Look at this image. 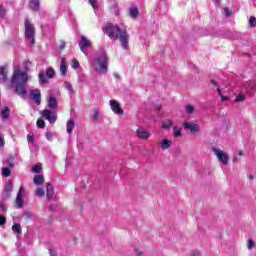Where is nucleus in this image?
Here are the masks:
<instances>
[{
    "label": "nucleus",
    "mask_w": 256,
    "mask_h": 256,
    "mask_svg": "<svg viewBox=\"0 0 256 256\" xmlns=\"http://www.w3.org/2000/svg\"><path fill=\"white\" fill-rule=\"evenodd\" d=\"M171 143V140L164 139L162 142H159L158 145H160L161 149H169Z\"/></svg>",
    "instance_id": "obj_22"
},
{
    "label": "nucleus",
    "mask_w": 256,
    "mask_h": 256,
    "mask_svg": "<svg viewBox=\"0 0 256 256\" xmlns=\"http://www.w3.org/2000/svg\"><path fill=\"white\" fill-rule=\"evenodd\" d=\"M210 83H212L214 87H219V85H217V82L214 79L210 80Z\"/></svg>",
    "instance_id": "obj_49"
},
{
    "label": "nucleus",
    "mask_w": 256,
    "mask_h": 256,
    "mask_svg": "<svg viewBox=\"0 0 256 256\" xmlns=\"http://www.w3.org/2000/svg\"><path fill=\"white\" fill-rule=\"evenodd\" d=\"M129 15L132 19H137L139 17V9L137 7H131L129 9Z\"/></svg>",
    "instance_id": "obj_19"
},
{
    "label": "nucleus",
    "mask_w": 256,
    "mask_h": 256,
    "mask_svg": "<svg viewBox=\"0 0 256 256\" xmlns=\"http://www.w3.org/2000/svg\"><path fill=\"white\" fill-rule=\"evenodd\" d=\"M24 25H25V37L26 39H30V45L33 47L35 45V26L29 22V18H26L24 20Z\"/></svg>",
    "instance_id": "obj_3"
},
{
    "label": "nucleus",
    "mask_w": 256,
    "mask_h": 256,
    "mask_svg": "<svg viewBox=\"0 0 256 256\" xmlns=\"http://www.w3.org/2000/svg\"><path fill=\"white\" fill-rule=\"evenodd\" d=\"M30 99L35 101L36 105H41V90L35 89L30 92Z\"/></svg>",
    "instance_id": "obj_11"
},
{
    "label": "nucleus",
    "mask_w": 256,
    "mask_h": 256,
    "mask_svg": "<svg viewBox=\"0 0 256 256\" xmlns=\"http://www.w3.org/2000/svg\"><path fill=\"white\" fill-rule=\"evenodd\" d=\"M173 131H174V137H182V133H181V128L177 129V127H173Z\"/></svg>",
    "instance_id": "obj_32"
},
{
    "label": "nucleus",
    "mask_w": 256,
    "mask_h": 256,
    "mask_svg": "<svg viewBox=\"0 0 256 256\" xmlns=\"http://www.w3.org/2000/svg\"><path fill=\"white\" fill-rule=\"evenodd\" d=\"M54 195H55V190H53V186L51 185V182L46 183V197L48 201H51Z\"/></svg>",
    "instance_id": "obj_13"
},
{
    "label": "nucleus",
    "mask_w": 256,
    "mask_h": 256,
    "mask_svg": "<svg viewBox=\"0 0 256 256\" xmlns=\"http://www.w3.org/2000/svg\"><path fill=\"white\" fill-rule=\"evenodd\" d=\"M41 7V4H40V1L39 0H30L29 2V8L32 10V11H39Z\"/></svg>",
    "instance_id": "obj_15"
},
{
    "label": "nucleus",
    "mask_w": 256,
    "mask_h": 256,
    "mask_svg": "<svg viewBox=\"0 0 256 256\" xmlns=\"http://www.w3.org/2000/svg\"><path fill=\"white\" fill-rule=\"evenodd\" d=\"M184 129H189L190 133H197L199 131V124L184 122Z\"/></svg>",
    "instance_id": "obj_12"
},
{
    "label": "nucleus",
    "mask_w": 256,
    "mask_h": 256,
    "mask_svg": "<svg viewBox=\"0 0 256 256\" xmlns=\"http://www.w3.org/2000/svg\"><path fill=\"white\" fill-rule=\"evenodd\" d=\"M45 136L48 141H51V139H53V134H51V132H46Z\"/></svg>",
    "instance_id": "obj_44"
},
{
    "label": "nucleus",
    "mask_w": 256,
    "mask_h": 256,
    "mask_svg": "<svg viewBox=\"0 0 256 256\" xmlns=\"http://www.w3.org/2000/svg\"><path fill=\"white\" fill-rule=\"evenodd\" d=\"M0 80L2 83H7V67H0Z\"/></svg>",
    "instance_id": "obj_16"
},
{
    "label": "nucleus",
    "mask_w": 256,
    "mask_h": 256,
    "mask_svg": "<svg viewBox=\"0 0 256 256\" xmlns=\"http://www.w3.org/2000/svg\"><path fill=\"white\" fill-rule=\"evenodd\" d=\"M60 73L61 75H67V60L65 58L61 59Z\"/></svg>",
    "instance_id": "obj_17"
},
{
    "label": "nucleus",
    "mask_w": 256,
    "mask_h": 256,
    "mask_svg": "<svg viewBox=\"0 0 256 256\" xmlns=\"http://www.w3.org/2000/svg\"><path fill=\"white\" fill-rule=\"evenodd\" d=\"M216 89H217L218 94H219V95H222V94H221V88H220L219 86H217Z\"/></svg>",
    "instance_id": "obj_54"
},
{
    "label": "nucleus",
    "mask_w": 256,
    "mask_h": 256,
    "mask_svg": "<svg viewBox=\"0 0 256 256\" xmlns=\"http://www.w3.org/2000/svg\"><path fill=\"white\" fill-rule=\"evenodd\" d=\"M97 61H98L99 69H96V71H98V73H106L107 63H109V58L107 57V55L100 56L97 59Z\"/></svg>",
    "instance_id": "obj_5"
},
{
    "label": "nucleus",
    "mask_w": 256,
    "mask_h": 256,
    "mask_svg": "<svg viewBox=\"0 0 256 256\" xmlns=\"http://www.w3.org/2000/svg\"><path fill=\"white\" fill-rule=\"evenodd\" d=\"M136 135L138 139H141L142 141H147V139H149V137H151V132L143 129V128H139L136 130Z\"/></svg>",
    "instance_id": "obj_9"
},
{
    "label": "nucleus",
    "mask_w": 256,
    "mask_h": 256,
    "mask_svg": "<svg viewBox=\"0 0 256 256\" xmlns=\"http://www.w3.org/2000/svg\"><path fill=\"white\" fill-rule=\"evenodd\" d=\"M48 107L50 109H57V99L55 96H51L48 100Z\"/></svg>",
    "instance_id": "obj_20"
},
{
    "label": "nucleus",
    "mask_w": 256,
    "mask_h": 256,
    "mask_svg": "<svg viewBox=\"0 0 256 256\" xmlns=\"http://www.w3.org/2000/svg\"><path fill=\"white\" fill-rule=\"evenodd\" d=\"M7 223V218L5 216L0 215V226H3Z\"/></svg>",
    "instance_id": "obj_42"
},
{
    "label": "nucleus",
    "mask_w": 256,
    "mask_h": 256,
    "mask_svg": "<svg viewBox=\"0 0 256 256\" xmlns=\"http://www.w3.org/2000/svg\"><path fill=\"white\" fill-rule=\"evenodd\" d=\"M224 12L227 15V17H231V10L229 9V7H225Z\"/></svg>",
    "instance_id": "obj_45"
},
{
    "label": "nucleus",
    "mask_w": 256,
    "mask_h": 256,
    "mask_svg": "<svg viewBox=\"0 0 256 256\" xmlns=\"http://www.w3.org/2000/svg\"><path fill=\"white\" fill-rule=\"evenodd\" d=\"M25 217H26V219H31V213L26 212V213H25Z\"/></svg>",
    "instance_id": "obj_52"
},
{
    "label": "nucleus",
    "mask_w": 256,
    "mask_h": 256,
    "mask_svg": "<svg viewBox=\"0 0 256 256\" xmlns=\"http://www.w3.org/2000/svg\"><path fill=\"white\" fill-rule=\"evenodd\" d=\"M192 256H201V254L199 253V251H193Z\"/></svg>",
    "instance_id": "obj_50"
},
{
    "label": "nucleus",
    "mask_w": 256,
    "mask_h": 256,
    "mask_svg": "<svg viewBox=\"0 0 256 256\" xmlns=\"http://www.w3.org/2000/svg\"><path fill=\"white\" fill-rule=\"evenodd\" d=\"M93 121H99V111L94 109Z\"/></svg>",
    "instance_id": "obj_41"
},
{
    "label": "nucleus",
    "mask_w": 256,
    "mask_h": 256,
    "mask_svg": "<svg viewBox=\"0 0 256 256\" xmlns=\"http://www.w3.org/2000/svg\"><path fill=\"white\" fill-rule=\"evenodd\" d=\"M75 128V120L73 118L69 119L67 122V133H73V129Z\"/></svg>",
    "instance_id": "obj_21"
},
{
    "label": "nucleus",
    "mask_w": 256,
    "mask_h": 256,
    "mask_svg": "<svg viewBox=\"0 0 256 256\" xmlns=\"http://www.w3.org/2000/svg\"><path fill=\"white\" fill-rule=\"evenodd\" d=\"M36 125H37L38 129H45V120L38 119L36 122Z\"/></svg>",
    "instance_id": "obj_29"
},
{
    "label": "nucleus",
    "mask_w": 256,
    "mask_h": 256,
    "mask_svg": "<svg viewBox=\"0 0 256 256\" xmlns=\"http://www.w3.org/2000/svg\"><path fill=\"white\" fill-rule=\"evenodd\" d=\"M38 79L40 83H47V74L44 71L39 72Z\"/></svg>",
    "instance_id": "obj_25"
},
{
    "label": "nucleus",
    "mask_w": 256,
    "mask_h": 256,
    "mask_svg": "<svg viewBox=\"0 0 256 256\" xmlns=\"http://www.w3.org/2000/svg\"><path fill=\"white\" fill-rule=\"evenodd\" d=\"M7 13V10L5 9V6L0 4V17H5Z\"/></svg>",
    "instance_id": "obj_37"
},
{
    "label": "nucleus",
    "mask_w": 256,
    "mask_h": 256,
    "mask_svg": "<svg viewBox=\"0 0 256 256\" xmlns=\"http://www.w3.org/2000/svg\"><path fill=\"white\" fill-rule=\"evenodd\" d=\"M79 61L77 60V59H74L73 61H72V68L73 69H79Z\"/></svg>",
    "instance_id": "obj_39"
},
{
    "label": "nucleus",
    "mask_w": 256,
    "mask_h": 256,
    "mask_svg": "<svg viewBox=\"0 0 256 256\" xmlns=\"http://www.w3.org/2000/svg\"><path fill=\"white\" fill-rule=\"evenodd\" d=\"M5 145V141L3 138L0 137V147H3Z\"/></svg>",
    "instance_id": "obj_51"
},
{
    "label": "nucleus",
    "mask_w": 256,
    "mask_h": 256,
    "mask_svg": "<svg viewBox=\"0 0 256 256\" xmlns=\"http://www.w3.org/2000/svg\"><path fill=\"white\" fill-rule=\"evenodd\" d=\"M185 110H186V113H188V115H193V113H195V107H193V105H186L185 106Z\"/></svg>",
    "instance_id": "obj_27"
},
{
    "label": "nucleus",
    "mask_w": 256,
    "mask_h": 256,
    "mask_svg": "<svg viewBox=\"0 0 256 256\" xmlns=\"http://www.w3.org/2000/svg\"><path fill=\"white\" fill-rule=\"evenodd\" d=\"M35 195H37V197H45V190L43 188H37Z\"/></svg>",
    "instance_id": "obj_31"
},
{
    "label": "nucleus",
    "mask_w": 256,
    "mask_h": 256,
    "mask_svg": "<svg viewBox=\"0 0 256 256\" xmlns=\"http://www.w3.org/2000/svg\"><path fill=\"white\" fill-rule=\"evenodd\" d=\"M40 115L43 119H46V121H49V123L53 124L57 121V112L51 111L49 109H45L40 111Z\"/></svg>",
    "instance_id": "obj_4"
},
{
    "label": "nucleus",
    "mask_w": 256,
    "mask_h": 256,
    "mask_svg": "<svg viewBox=\"0 0 256 256\" xmlns=\"http://www.w3.org/2000/svg\"><path fill=\"white\" fill-rule=\"evenodd\" d=\"M234 101H235V103H240L241 101H245V95L240 94V95L236 96V99Z\"/></svg>",
    "instance_id": "obj_36"
},
{
    "label": "nucleus",
    "mask_w": 256,
    "mask_h": 256,
    "mask_svg": "<svg viewBox=\"0 0 256 256\" xmlns=\"http://www.w3.org/2000/svg\"><path fill=\"white\" fill-rule=\"evenodd\" d=\"M213 151H214L218 161H220L224 165H227V163H229V156H227V153H225L224 151L219 150V149H214Z\"/></svg>",
    "instance_id": "obj_6"
},
{
    "label": "nucleus",
    "mask_w": 256,
    "mask_h": 256,
    "mask_svg": "<svg viewBox=\"0 0 256 256\" xmlns=\"http://www.w3.org/2000/svg\"><path fill=\"white\" fill-rule=\"evenodd\" d=\"M89 4L91 5V7H93V9H99V4L97 0H89Z\"/></svg>",
    "instance_id": "obj_33"
},
{
    "label": "nucleus",
    "mask_w": 256,
    "mask_h": 256,
    "mask_svg": "<svg viewBox=\"0 0 256 256\" xmlns=\"http://www.w3.org/2000/svg\"><path fill=\"white\" fill-rule=\"evenodd\" d=\"M249 25H250V27H256V18H255V16L250 17Z\"/></svg>",
    "instance_id": "obj_35"
},
{
    "label": "nucleus",
    "mask_w": 256,
    "mask_h": 256,
    "mask_svg": "<svg viewBox=\"0 0 256 256\" xmlns=\"http://www.w3.org/2000/svg\"><path fill=\"white\" fill-rule=\"evenodd\" d=\"M46 77H48V79H53V77H55V70L53 68H48L46 70Z\"/></svg>",
    "instance_id": "obj_26"
},
{
    "label": "nucleus",
    "mask_w": 256,
    "mask_h": 256,
    "mask_svg": "<svg viewBox=\"0 0 256 256\" xmlns=\"http://www.w3.org/2000/svg\"><path fill=\"white\" fill-rule=\"evenodd\" d=\"M11 193H13V182L8 181V183L6 184V187L4 189V196L7 199H11Z\"/></svg>",
    "instance_id": "obj_14"
},
{
    "label": "nucleus",
    "mask_w": 256,
    "mask_h": 256,
    "mask_svg": "<svg viewBox=\"0 0 256 256\" xmlns=\"http://www.w3.org/2000/svg\"><path fill=\"white\" fill-rule=\"evenodd\" d=\"M39 171H41V166L38 164L32 167V173H39Z\"/></svg>",
    "instance_id": "obj_40"
},
{
    "label": "nucleus",
    "mask_w": 256,
    "mask_h": 256,
    "mask_svg": "<svg viewBox=\"0 0 256 256\" xmlns=\"http://www.w3.org/2000/svg\"><path fill=\"white\" fill-rule=\"evenodd\" d=\"M12 231L14 233H17L18 235H21V233H23V229L21 228V224H13Z\"/></svg>",
    "instance_id": "obj_24"
},
{
    "label": "nucleus",
    "mask_w": 256,
    "mask_h": 256,
    "mask_svg": "<svg viewBox=\"0 0 256 256\" xmlns=\"http://www.w3.org/2000/svg\"><path fill=\"white\" fill-rule=\"evenodd\" d=\"M221 101H229V97L228 96H224L223 94L220 95Z\"/></svg>",
    "instance_id": "obj_48"
},
{
    "label": "nucleus",
    "mask_w": 256,
    "mask_h": 256,
    "mask_svg": "<svg viewBox=\"0 0 256 256\" xmlns=\"http://www.w3.org/2000/svg\"><path fill=\"white\" fill-rule=\"evenodd\" d=\"M135 251L137 253V256H142L143 255V252L139 251L138 249H136Z\"/></svg>",
    "instance_id": "obj_53"
},
{
    "label": "nucleus",
    "mask_w": 256,
    "mask_h": 256,
    "mask_svg": "<svg viewBox=\"0 0 256 256\" xmlns=\"http://www.w3.org/2000/svg\"><path fill=\"white\" fill-rule=\"evenodd\" d=\"M27 141H28V143H35V135H33L32 133H29L28 135H27Z\"/></svg>",
    "instance_id": "obj_34"
},
{
    "label": "nucleus",
    "mask_w": 256,
    "mask_h": 256,
    "mask_svg": "<svg viewBox=\"0 0 256 256\" xmlns=\"http://www.w3.org/2000/svg\"><path fill=\"white\" fill-rule=\"evenodd\" d=\"M11 113V110L9 109V107H4V109L1 111V116L2 119H9V115Z\"/></svg>",
    "instance_id": "obj_23"
},
{
    "label": "nucleus",
    "mask_w": 256,
    "mask_h": 256,
    "mask_svg": "<svg viewBox=\"0 0 256 256\" xmlns=\"http://www.w3.org/2000/svg\"><path fill=\"white\" fill-rule=\"evenodd\" d=\"M50 256H57V254H50Z\"/></svg>",
    "instance_id": "obj_56"
},
{
    "label": "nucleus",
    "mask_w": 256,
    "mask_h": 256,
    "mask_svg": "<svg viewBox=\"0 0 256 256\" xmlns=\"http://www.w3.org/2000/svg\"><path fill=\"white\" fill-rule=\"evenodd\" d=\"M6 161H7L8 165H9L10 167H14L15 163H14L13 158H8Z\"/></svg>",
    "instance_id": "obj_43"
},
{
    "label": "nucleus",
    "mask_w": 256,
    "mask_h": 256,
    "mask_svg": "<svg viewBox=\"0 0 256 256\" xmlns=\"http://www.w3.org/2000/svg\"><path fill=\"white\" fill-rule=\"evenodd\" d=\"M110 107L116 115H123L125 112L123 111V108H121V104L117 102L116 100H110Z\"/></svg>",
    "instance_id": "obj_8"
},
{
    "label": "nucleus",
    "mask_w": 256,
    "mask_h": 256,
    "mask_svg": "<svg viewBox=\"0 0 256 256\" xmlns=\"http://www.w3.org/2000/svg\"><path fill=\"white\" fill-rule=\"evenodd\" d=\"M2 175L4 177H11V169L7 167L2 168Z\"/></svg>",
    "instance_id": "obj_28"
},
{
    "label": "nucleus",
    "mask_w": 256,
    "mask_h": 256,
    "mask_svg": "<svg viewBox=\"0 0 256 256\" xmlns=\"http://www.w3.org/2000/svg\"><path fill=\"white\" fill-rule=\"evenodd\" d=\"M65 89H67V91H70L71 93H75V90L73 89V85L71 83H66Z\"/></svg>",
    "instance_id": "obj_38"
},
{
    "label": "nucleus",
    "mask_w": 256,
    "mask_h": 256,
    "mask_svg": "<svg viewBox=\"0 0 256 256\" xmlns=\"http://www.w3.org/2000/svg\"><path fill=\"white\" fill-rule=\"evenodd\" d=\"M253 247H255V243L253 240H249L248 241V249H253Z\"/></svg>",
    "instance_id": "obj_47"
},
{
    "label": "nucleus",
    "mask_w": 256,
    "mask_h": 256,
    "mask_svg": "<svg viewBox=\"0 0 256 256\" xmlns=\"http://www.w3.org/2000/svg\"><path fill=\"white\" fill-rule=\"evenodd\" d=\"M23 193H25V190H24L23 186H21L18 190L16 200H15V205H16V207H18V209H23V203H24Z\"/></svg>",
    "instance_id": "obj_7"
},
{
    "label": "nucleus",
    "mask_w": 256,
    "mask_h": 256,
    "mask_svg": "<svg viewBox=\"0 0 256 256\" xmlns=\"http://www.w3.org/2000/svg\"><path fill=\"white\" fill-rule=\"evenodd\" d=\"M29 81V75L27 72H21L20 70H14L10 81L11 89L15 86V93L19 97H25L27 95V83Z\"/></svg>",
    "instance_id": "obj_2"
},
{
    "label": "nucleus",
    "mask_w": 256,
    "mask_h": 256,
    "mask_svg": "<svg viewBox=\"0 0 256 256\" xmlns=\"http://www.w3.org/2000/svg\"><path fill=\"white\" fill-rule=\"evenodd\" d=\"M103 33L111 39V41H117L119 39L120 45L122 49H129V32H127V28L121 29V27L117 24L107 23L103 28Z\"/></svg>",
    "instance_id": "obj_1"
},
{
    "label": "nucleus",
    "mask_w": 256,
    "mask_h": 256,
    "mask_svg": "<svg viewBox=\"0 0 256 256\" xmlns=\"http://www.w3.org/2000/svg\"><path fill=\"white\" fill-rule=\"evenodd\" d=\"M33 183L35 185H43V183H45V177H43V175H36L33 178Z\"/></svg>",
    "instance_id": "obj_18"
},
{
    "label": "nucleus",
    "mask_w": 256,
    "mask_h": 256,
    "mask_svg": "<svg viewBox=\"0 0 256 256\" xmlns=\"http://www.w3.org/2000/svg\"><path fill=\"white\" fill-rule=\"evenodd\" d=\"M78 43L82 53H85V47H91V42L85 36L80 37Z\"/></svg>",
    "instance_id": "obj_10"
},
{
    "label": "nucleus",
    "mask_w": 256,
    "mask_h": 256,
    "mask_svg": "<svg viewBox=\"0 0 256 256\" xmlns=\"http://www.w3.org/2000/svg\"><path fill=\"white\" fill-rule=\"evenodd\" d=\"M238 155L243 156V155H244V154H243V151H242V150H239V151H238Z\"/></svg>",
    "instance_id": "obj_55"
},
{
    "label": "nucleus",
    "mask_w": 256,
    "mask_h": 256,
    "mask_svg": "<svg viewBox=\"0 0 256 256\" xmlns=\"http://www.w3.org/2000/svg\"><path fill=\"white\" fill-rule=\"evenodd\" d=\"M162 129H169V127H173V122L171 120L165 121L162 123Z\"/></svg>",
    "instance_id": "obj_30"
},
{
    "label": "nucleus",
    "mask_w": 256,
    "mask_h": 256,
    "mask_svg": "<svg viewBox=\"0 0 256 256\" xmlns=\"http://www.w3.org/2000/svg\"><path fill=\"white\" fill-rule=\"evenodd\" d=\"M0 209L4 212H7V206L5 205V203L0 202Z\"/></svg>",
    "instance_id": "obj_46"
}]
</instances>
